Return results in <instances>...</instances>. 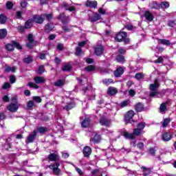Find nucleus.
<instances>
[{"instance_id":"obj_1","label":"nucleus","mask_w":176,"mask_h":176,"mask_svg":"<svg viewBox=\"0 0 176 176\" xmlns=\"http://www.w3.org/2000/svg\"><path fill=\"white\" fill-rule=\"evenodd\" d=\"M144 129H145V123L141 122L139 123L137 126V128L133 129V133H129L127 131H124L122 135L127 140H134V135H142L144 133Z\"/></svg>"},{"instance_id":"obj_2","label":"nucleus","mask_w":176,"mask_h":176,"mask_svg":"<svg viewBox=\"0 0 176 176\" xmlns=\"http://www.w3.org/2000/svg\"><path fill=\"white\" fill-rule=\"evenodd\" d=\"M159 80L155 79L153 84L150 85V97L153 98H159L160 97V92L157 90L159 89Z\"/></svg>"},{"instance_id":"obj_3","label":"nucleus","mask_w":176,"mask_h":176,"mask_svg":"<svg viewBox=\"0 0 176 176\" xmlns=\"http://www.w3.org/2000/svg\"><path fill=\"white\" fill-rule=\"evenodd\" d=\"M126 37L127 33L122 32L117 34L115 40L117 41V42H122V41H124L125 43H129V42H130V38H127Z\"/></svg>"},{"instance_id":"obj_4","label":"nucleus","mask_w":176,"mask_h":176,"mask_svg":"<svg viewBox=\"0 0 176 176\" xmlns=\"http://www.w3.org/2000/svg\"><path fill=\"white\" fill-rule=\"evenodd\" d=\"M6 108L10 112L14 113L16 111H19V109L20 108V104H19V102H16V103L11 102L6 107Z\"/></svg>"},{"instance_id":"obj_5","label":"nucleus","mask_w":176,"mask_h":176,"mask_svg":"<svg viewBox=\"0 0 176 176\" xmlns=\"http://www.w3.org/2000/svg\"><path fill=\"white\" fill-rule=\"evenodd\" d=\"M101 19V15H100L97 12H90L89 13V20L91 21V23H96V21H98V20Z\"/></svg>"},{"instance_id":"obj_6","label":"nucleus","mask_w":176,"mask_h":176,"mask_svg":"<svg viewBox=\"0 0 176 176\" xmlns=\"http://www.w3.org/2000/svg\"><path fill=\"white\" fill-rule=\"evenodd\" d=\"M60 166V164H58V162H55L54 164L50 165L48 166V168H50L52 170H53L54 174H55V175H58V174H60L61 170H60V168H58V167Z\"/></svg>"},{"instance_id":"obj_7","label":"nucleus","mask_w":176,"mask_h":176,"mask_svg":"<svg viewBox=\"0 0 176 176\" xmlns=\"http://www.w3.org/2000/svg\"><path fill=\"white\" fill-rule=\"evenodd\" d=\"M14 47H16V49L19 50L22 49L21 45L17 42H13L12 44H8L6 45V49H7L8 52H12L14 50Z\"/></svg>"},{"instance_id":"obj_8","label":"nucleus","mask_w":176,"mask_h":176,"mask_svg":"<svg viewBox=\"0 0 176 176\" xmlns=\"http://www.w3.org/2000/svg\"><path fill=\"white\" fill-rule=\"evenodd\" d=\"M26 46H28L29 49H32V47L35 46V41H34V36L32 34L28 36V43H26Z\"/></svg>"},{"instance_id":"obj_9","label":"nucleus","mask_w":176,"mask_h":176,"mask_svg":"<svg viewBox=\"0 0 176 176\" xmlns=\"http://www.w3.org/2000/svg\"><path fill=\"white\" fill-rule=\"evenodd\" d=\"M173 138V134L170 132H164L162 135V140L164 142H168V141H171Z\"/></svg>"},{"instance_id":"obj_10","label":"nucleus","mask_w":176,"mask_h":176,"mask_svg":"<svg viewBox=\"0 0 176 176\" xmlns=\"http://www.w3.org/2000/svg\"><path fill=\"white\" fill-rule=\"evenodd\" d=\"M133 118H134V111H128L125 115V122H129V123H131L133 122Z\"/></svg>"},{"instance_id":"obj_11","label":"nucleus","mask_w":176,"mask_h":176,"mask_svg":"<svg viewBox=\"0 0 176 176\" xmlns=\"http://www.w3.org/2000/svg\"><path fill=\"white\" fill-rule=\"evenodd\" d=\"M82 153L85 157H89L91 155V148L90 146H86L84 147Z\"/></svg>"},{"instance_id":"obj_12","label":"nucleus","mask_w":176,"mask_h":176,"mask_svg":"<svg viewBox=\"0 0 176 176\" xmlns=\"http://www.w3.org/2000/svg\"><path fill=\"white\" fill-rule=\"evenodd\" d=\"M100 124L102 126H105V127H109V126H111V121L104 117H102L100 120Z\"/></svg>"},{"instance_id":"obj_13","label":"nucleus","mask_w":176,"mask_h":176,"mask_svg":"<svg viewBox=\"0 0 176 176\" xmlns=\"http://www.w3.org/2000/svg\"><path fill=\"white\" fill-rule=\"evenodd\" d=\"M33 19L34 21L37 24H42V23H43V21H45V18L43 16H42V14L41 16L35 15Z\"/></svg>"},{"instance_id":"obj_14","label":"nucleus","mask_w":176,"mask_h":176,"mask_svg":"<svg viewBox=\"0 0 176 176\" xmlns=\"http://www.w3.org/2000/svg\"><path fill=\"white\" fill-rule=\"evenodd\" d=\"M104 53V47L102 45H98L95 47V54L96 56H101Z\"/></svg>"},{"instance_id":"obj_15","label":"nucleus","mask_w":176,"mask_h":176,"mask_svg":"<svg viewBox=\"0 0 176 176\" xmlns=\"http://www.w3.org/2000/svg\"><path fill=\"white\" fill-rule=\"evenodd\" d=\"M47 159L50 160V162H56V160L58 159V154L57 152L51 153L48 155Z\"/></svg>"},{"instance_id":"obj_16","label":"nucleus","mask_w":176,"mask_h":176,"mask_svg":"<svg viewBox=\"0 0 176 176\" xmlns=\"http://www.w3.org/2000/svg\"><path fill=\"white\" fill-rule=\"evenodd\" d=\"M34 80L35 83H36L37 85H41L42 83H45V82H46V79L42 76H36L34 78Z\"/></svg>"},{"instance_id":"obj_17","label":"nucleus","mask_w":176,"mask_h":176,"mask_svg":"<svg viewBox=\"0 0 176 176\" xmlns=\"http://www.w3.org/2000/svg\"><path fill=\"white\" fill-rule=\"evenodd\" d=\"M85 6H87L88 8H97V1L88 0L86 1Z\"/></svg>"},{"instance_id":"obj_18","label":"nucleus","mask_w":176,"mask_h":176,"mask_svg":"<svg viewBox=\"0 0 176 176\" xmlns=\"http://www.w3.org/2000/svg\"><path fill=\"white\" fill-rule=\"evenodd\" d=\"M124 72V70L123 69V68L119 67L114 72V76L116 78H119L120 76H122V75H123Z\"/></svg>"},{"instance_id":"obj_19","label":"nucleus","mask_w":176,"mask_h":176,"mask_svg":"<svg viewBox=\"0 0 176 176\" xmlns=\"http://www.w3.org/2000/svg\"><path fill=\"white\" fill-rule=\"evenodd\" d=\"M117 93L118 89L113 87H110L107 89V94H109V96H115V94H116Z\"/></svg>"},{"instance_id":"obj_20","label":"nucleus","mask_w":176,"mask_h":176,"mask_svg":"<svg viewBox=\"0 0 176 176\" xmlns=\"http://www.w3.org/2000/svg\"><path fill=\"white\" fill-rule=\"evenodd\" d=\"M144 17L148 21H152L153 20V14L151 13L149 11H146L144 12Z\"/></svg>"},{"instance_id":"obj_21","label":"nucleus","mask_w":176,"mask_h":176,"mask_svg":"<svg viewBox=\"0 0 176 176\" xmlns=\"http://www.w3.org/2000/svg\"><path fill=\"white\" fill-rule=\"evenodd\" d=\"M36 137V131H34L32 134L28 137V142H34L35 138Z\"/></svg>"},{"instance_id":"obj_22","label":"nucleus","mask_w":176,"mask_h":176,"mask_svg":"<svg viewBox=\"0 0 176 176\" xmlns=\"http://www.w3.org/2000/svg\"><path fill=\"white\" fill-rule=\"evenodd\" d=\"M94 142H100L101 141V136L98 133H94V138L90 140Z\"/></svg>"},{"instance_id":"obj_23","label":"nucleus","mask_w":176,"mask_h":176,"mask_svg":"<svg viewBox=\"0 0 176 176\" xmlns=\"http://www.w3.org/2000/svg\"><path fill=\"white\" fill-rule=\"evenodd\" d=\"M75 107V103L74 102H71L67 103V104L65 107H63V109H65L66 111H69V109H72Z\"/></svg>"},{"instance_id":"obj_24","label":"nucleus","mask_w":176,"mask_h":176,"mask_svg":"<svg viewBox=\"0 0 176 176\" xmlns=\"http://www.w3.org/2000/svg\"><path fill=\"white\" fill-rule=\"evenodd\" d=\"M158 43H161V45H166V46H170V45H171L170 41L167 39H158Z\"/></svg>"},{"instance_id":"obj_25","label":"nucleus","mask_w":176,"mask_h":176,"mask_svg":"<svg viewBox=\"0 0 176 176\" xmlns=\"http://www.w3.org/2000/svg\"><path fill=\"white\" fill-rule=\"evenodd\" d=\"M54 28L53 23H48L45 25V32H50Z\"/></svg>"},{"instance_id":"obj_26","label":"nucleus","mask_w":176,"mask_h":176,"mask_svg":"<svg viewBox=\"0 0 176 176\" xmlns=\"http://www.w3.org/2000/svg\"><path fill=\"white\" fill-rule=\"evenodd\" d=\"M150 8H151V9H160V4L157 3L156 1H153L152 3L150 4Z\"/></svg>"},{"instance_id":"obj_27","label":"nucleus","mask_w":176,"mask_h":176,"mask_svg":"<svg viewBox=\"0 0 176 176\" xmlns=\"http://www.w3.org/2000/svg\"><path fill=\"white\" fill-rule=\"evenodd\" d=\"M8 35V31L6 29L0 30V39H3Z\"/></svg>"},{"instance_id":"obj_28","label":"nucleus","mask_w":176,"mask_h":176,"mask_svg":"<svg viewBox=\"0 0 176 176\" xmlns=\"http://www.w3.org/2000/svg\"><path fill=\"white\" fill-rule=\"evenodd\" d=\"M135 110L137 112H141L144 111V104L142 103H138L135 106Z\"/></svg>"},{"instance_id":"obj_29","label":"nucleus","mask_w":176,"mask_h":176,"mask_svg":"<svg viewBox=\"0 0 176 176\" xmlns=\"http://www.w3.org/2000/svg\"><path fill=\"white\" fill-rule=\"evenodd\" d=\"M32 23H34V21L32 19L28 20L25 23V28H31V27H32Z\"/></svg>"},{"instance_id":"obj_30","label":"nucleus","mask_w":176,"mask_h":176,"mask_svg":"<svg viewBox=\"0 0 176 176\" xmlns=\"http://www.w3.org/2000/svg\"><path fill=\"white\" fill-rule=\"evenodd\" d=\"M64 83H65L64 80H58V81L55 82L54 85L58 87H61V86H64Z\"/></svg>"},{"instance_id":"obj_31","label":"nucleus","mask_w":176,"mask_h":176,"mask_svg":"<svg viewBox=\"0 0 176 176\" xmlns=\"http://www.w3.org/2000/svg\"><path fill=\"white\" fill-rule=\"evenodd\" d=\"M160 5V8H162V9H167L168 8H170V3L167 1H162Z\"/></svg>"},{"instance_id":"obj_32","label":"nucleus","mask_w":176,"mask_h":176,"mask_svg":"<svg viewBox=\"0 0 176 176\" xmlns=\"http://www.w3.org/2000/svg\"><path fill=\"white\" fill-rule=\"evenodd\" d=\"M89 124H90V120H89L88 118L85 119L81 122L82 127H87Z\"/></svg>"},{"instance_id":"obj_33","label":"nucleus","mask_w":176,"mask_h":176,"mask_svg":"<svg viewBox=\"0 0 176 176\" xmlns=\"http://www.w3.org/2000/svg\"><path fill=\"white\" fill-rule=\"evenodd\" d=\"M63 8H65V10H69V12H74L75 10V8L74 6L69 7L68 4L64 3L63 4Z\"/></svg>"},{"instance_id":"obj_34","label":"nucleus","mask_w":176,"mask_h":176,"mask_svg":"<svg viewBox=\"0 0 176 176\" xmlns=\"http://www.w3.org/2000/svg\"><path fill=\"white\" fill-rule=\"evenodd\" d=\"M28 109H32L33 107H35V102L34 100H30L27 104Z\"/></svg>"},{"instance_id":"obj_35","label":"nucleus","mask_w":176,"mask_h":176,"mask_svg":"<svg viewBox=\"0 0 176 176\" xmlns=\"http://www.w3.org/2000/svg\"><path fill=\"white\" fill-rule=\"evenodd\" d=\"M96 70V67L94 65H89L86 67H85V71H87V72H92V71Z\"/></svg>"},{"instance_id":"obj_36","label":"nucleus","mask_w":176,"mask_h":176,"mask_svg":"<svg viewBox=\"0 0 176 176\" xmlns=\"http://www.w3.org/2000/svg\"><path fill=\"white\" fill-rule=\"evenodd\" d=\"M160 110L162 113L166 112V111L167 110V106L166 105V103H162L160 105Z\"/></svg>"},{"instance_id":"obj_37","label":"nucleus","mask_w":176,"mask_h":176,"mask_svg":"<svg viewBox=\"0 0 176 176\" xmlns=\"http://www.w3.org/2000/svg\"><path fill=\"white\" fill-rule=\"evenodd\" d=\"M135 77L138 80H141V79H144V78H145V76L142 73H138L135 74Z\"/></svg>"},{"instance_id":"obj_38","label":"nucleus","mask_w":176,"mask_h":176,"mask_svg":"<svg viewBox=\"0 0 176 176\" xmlns=\"http://www.w3.org/2000/svg\"><path fill=\"white\" fill-rule=\"evenodd\" d=\"M104 85H107V86L111 85V83H113V80L111 78L104 79L102 80Z\"/></svg>"},{"instance_id":"obj_39","label":"nucleus","mask_w":176,"mask_h":176,"mask_svg":"<svg viewBox=\"0 0 176 176\" xmlns=\"http://www.w3.org/2000/svg\"><path fill=\"white\" fill-rule=\"evenodd\" d=\"M28 85L29 87H32L33 89H35L36 90L39 89V86L38 85L35 84L34 82H28Z\"/></svg>"},{"instance_id":"obj_40","label":"nucleus","mask_w":176,"mask_h":176,"mask_svg":"<svg viewBox=\"0 0 176 176\" xmlns=\"http://www.w3.org/2000/svg\"><path fill=\"white\" fill-rule=\"evenodd\" d=\"M6 72H16V67H10V66H7L6 67Z\"/></svg>"},{"instance_id":"obj_41","label":"nucleus","mask_w":176,"mask_h":176,"mask_svg":"<svg viewBox=\"0 0 176 176\" xmlns=\"http://www.w3.org/2000/svg\"><path fill=\"white\" fill-rule=\"evenodd\" d=\"M6 20H7V18H6V16H5L4 14L0 15V23L1 24H5V23H6Z\"/></svg>"},{"instance_id":"obj_42","label":"nucleus","mask_w":176,"mask_h":176,"mask_svg":"<svg viewBox=\"0 0 176 176\" xmlns=\"http://www.w3.org/2000/svg\"><path fill=\"white\" fill-rule=\"evenodd\" d=\"M42 16H43L44 19H46L49 21H50L51 19H53V15L52 14H43Z\"/></svg>"},{"instance_id":"obj_43","label":"nucleus","mask_w":176,"mask_h":176,"mask_svg":"<svg viewBox=\"0 0 176 176\" xmlns=\"http://www.w3.org/2000/svg\"><path fill=\"white\" fill-rule=\"evenodd\" d=\"M143 168V173L144 175H148V174H151V168L142 167Z\"/></svg>"},{"instance_id":"obj_44","label":"nucleus","mask_w":176,"mask_h":176,"mask_svg":"<svg viewBox=\"0 0 176 176\" xmlns=\"http://www.w3.org/2000/svg\"><path fill=\"white\" fill-rule=\"evenodd\" d=\"M116 60L118 63H124V57H123L122 55H118L116 57Z\"/></svg>"},{"instance_id":"obj_45","label":"nucleus","mask_w":176,"mask_h":176,"mask_svg":"<svg viewBox=\"0 0 176 176\" xmlns=\"http://www.w3.org/2000/svg\"><path fill=\"white\" fill-rule=\"evenodd\" d=\"M32 100L34 101V102H37V103H39V102H42V98H41V97L39 96H34L32 98Z\"/></svg>"},{"instance_id":"obj_46","label":"nucleus","mask_w":176,"mask_h":176,"mask_svg":"<svg viewBox=\"0 0 176 176\" xmlns=\"http://www.w3.org/2000/svg\"><path fill=\"white\" fill-rule=\"evenodd\" d=\"M129 104H130V100H124V101L122 102L121 104H120V106L122 108H124V107H127V105H129Z\"/></svg>"},{"instance_id":"obj_47","label":"nucleus","mask_w":176,"mask_h":176,"mask_svg":"<svg viewBox=\"0 0 176 176\" xmlns=\"http://www.w3.org/2000/svg\"><path fill=\"white\" fill-rule=\"evenodd\" d=\"M83 54V52L82 51V49H80L79 47H77L76 49V56H80Z\"/></svg>"},{"instance_id":"obj_48","label":"nucleus","mask_w":176,"mask_h":176,"mask_svg":"<svg viewBox=\"0 0 176 176\" xmlns=\"http://www.w3.org/2000/svg\"><path fill=\"white\" fill-rule=\"evenodd\" d=\"M63 71H71V65L66 64L63 67Z\"/></svg>"},{"instance_id":"obj_49","label":"nucleus","mask_w":176,"mask_h":176,"mask_svg":"<svg viewBox=\"0 0 176 176\" xmlns=\"http://www.w3.org/2000/svg\"><path fill=\"white\" fill-rule=\"evenodd\" d=\"M170 118H166L162 124V127H167V125L168 124V123H170Z\"/></svg>"},{"instance_id":"obj_50","label":"nucleus","mask_w":176,"mask_h":176,"mask_svg":"<svg viewBox=\"0 0 176 176\" xmlns=\"http://www.w3.org/2000/svg\"><path fill=\"white\" fill-rule=\"evenodd\" d=\"M43 72H45V67H43V65H41L38 67V74L41 75V74H43Z\"/></svg>"},{"instance_id":"obj_51","label":"nucleus","mask_w":176,"mask_h":176,"mask_svg":"<svg viewBox=\"0 0 176 176\" xmlns=\"http://www.w3.org/2000/svg\"><path fill=\"white\" fill-rule=\"evenodd\" d=\"M10 87V83L9 82H5L2 86V89H3V90H6V89H9Z\"/></svg>"},{"instance_id":"obj_52","label":"nucleus","mask_w":176,"mask_h":176,"mask_svg":"<svg viewBox=\"0 0 176 176\" xmlns=\"http://www.w3.org/2000/svg\"><path fill=\"white\" fill-rule=\"evenodd\" d=\"M163 61V57L160 56L157 60H155L154 61V63H155V64H160Z\"/></svg>"},{"instance_id":"obj_53","label":"nucleus","mask_w":176,"mask_h":176,"mask_svg":"<svg viewBox=\"0 0 176 176\" xmlns=\"http://www.w3.org/2000/svg\"><path fill=\"white\" fill-rule=\"evenodd\" d=\"M6 8L7 9H12V8H13V3L10 1L7 2Z\"/></svg>"},{"instance_id":"obj_54","label":"nucleus","mask_w":176,"mask_h":176,"mask_svg":"<svg viewBox=\"0 0 176 176\" xmlns=\"http://www.w3.org/2000/svg\"><path fill=\"white\" fill-rule=\"evenodd\" d=\"M10 83H15L16 82V77L14 76H11L10 77Z\"/></svg>"},{"instance_id":"obj_55","label":"nucleus","mask_w":176,"mask_h":176,"mask_svg":"<svg viewBox=\"0 0 176 176\" xmlns=\"http://www.w3.org/2000/svg\"><path fill=\"white\" fill-rule=\"evenodd\" d=\"M3 101H4V102H9V101H10L9 96H8V95H5L3 97Z\"/></svg>"},{"instance_id":"obj_56","label":"nucleus","mask_w":176,"mask_h":176,"mask_svg":"<svg viewBox=\"0 0 176 176\" xmlns=\"http://www.w3.org/2000/svg\"><path fill=\"white\" fill-rule=\"evenodd\" d=\"M129 94L131 97H134V96H135V91L131 89L129 91Z\"/></svg>"},{"instance_id":"obj_57","label":"nucleus","mask_w":176,"mask_h":176,"mask_svg":"<svg viewBox=\"0 0 176 176\" xmlns=\"http://www.w3.org/2000/svg\"><path fill=\"white\" fill-rule=\"evenodd\" d=\"M21 14H23V12H21V11L16 12V19H21Z\"/></svg>"},{"instance_id":"obj_58","label":"nucleus","mask_w":176,"mask_h":176,"mask_svg":"<svg viewBox=\"0 0 176 176\" xmlns=\"http://www.w3.org/2000/svg\"><path fill=\"white\" fill-rule=\"evenodd\" d=\"M24 61L25 63H27V64H30V63H31V61H32V58L31 57L28 56V58H25L24 59Z\"/></svg>"},{"instance_id":"obj_59","label":"nucleus","mask_w":176,"mask_h":176,"mask_svg":"<svg viewBox=\"0 0 176 176\" xmlns=\"http://www.w3.org/2000/svg\"><path fill=\"white\" fill-rule=\"evenodd\" d=\"M38 133H45L46 131V128L45 127H40L38 129Z\"/></svg>"},{"instance_id":"obj_60","label":"nucleus","mask_w":176,"mask_h":176,"mask_svg":"<svg viewBox=\"0 0 176 176\" xmlns=\"http://www.w3.org/2000/svg\"><path fill=\"white\" fill-rule=\"evenodd\" d=\"M56 48L58 50H63L64 49V45L63 44H58Z\"/></svg>"},{"instance_id":"obj_61","label":"nucleus","mask_w":176,"mask_h":176,"mask_svg":"<svg viewBox=\"0 0 176 176\" xmlns=\"http://www.w3.org/2000/svg\"><path fill=\"white\" fill-rule=\"evenodd\" d=\"M137 146L139 148V149H144V143L139 142L138 143Z\"/></svg>"},{"instance_id":"obj_62","label":"nucleus","mask_w":176,"mask_h":176,"mask_svg":"<svg viewBox=\"0 0 176 176\" xmlns=\"http://www.w3.org/2000/svg\"><path fill=\"white\" fill-rule=\"evenodd\" d=\"M98 12L100 13V14H106L105 10L102 8H99Z\"/></svg>"},{"instance_id":"obj_63","label":"nucleus","mask_w":176,"mask_h":176,"mask_svg":"<svg viewBox=\"0 0 176 176\" xmlns=\"http://www.w3.org/2000/svg\"><path fill=\"white\" fill-rule=\"evenodd\" d=\"M168 25H169V27H173V28H174V27L176 26V24L175 23L174 21H170L169 22V23H168Z\"/></svg>"},{"instance_id":"obj_64","label":"nucleus","mask_w":176,"mask_h":176,"mask_svg":"<svg viewBox=\"0 0 176 176\" xmlns=\"http://www.w3.org/2000/svg\"><path fill=\"white\" fill-rule=\"evenodd\" d=\"M18 30L20 32H24V27H23V26H18Z\"/></svg>"}]
</instances>
